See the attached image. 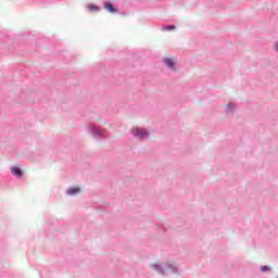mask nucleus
<instances>
[{
    "mask_svg": "<svg viewBox=\"0 0 278 278\" xmlns=\"http://www.w3.org/2000/svg\"><path fill=\"white\" fill-rule=\"evenodd\" d=\"M131 134L135 135L137 138H147L149 137V132L144 130V128H134Z\"/></svg>",
    "mask_w": 278,
    "mask_h": 278,
    "instance_id": "obj_1",
    "label": "nucleus"
},
{
    "mask_svg": "<svg viewBox=\"0 0 278 278\" xmlns=\"http://www.w3.org/2000/svg\"><path fill=\"white\" fill-rule=\"evenodd\" d=\"M104 10H106V12H110L111 14H116V12H118V9H116L112 3H105Z\"/></svg>",
    "mask_w": 278,
    "mask_h": 278,
    "instance_id": "obj_2",
    "label": "nucleus"
},
{
    "mask_svg": "<svg viewBox=\"0 0 278 278\" xmlns=\"http://www.w3.org/2000/svg\"><path fill=\"white\" fill-rule=\"evenodd\" d=\"M12 175L15 177H22L23 176V170H21L18 167H13L11 169Z\"/></svg>",
    "mask_w": 278,
    "mask_h": 278,
    "instance_id": "obj_3",
    "label": "nucleus"
},
{
    "mask_svg": "<svg viewBox=\"0 0 278 278\" xmlns=\"http://www.w3.org/2000/svg\"><path fill=\"white\" fill-rule=\"evenodd\" d=\"M79 192H80V189L78 187H73L67 190V194L70 195L79 194Z\"/></svg>",
    "mask_w": 278,
    "mask_h": 278,
    "instance_id": "obj_4",
    "label": "nucleus"
},
{
    "mask_svg": "<svg viewBox=\"0 0 278 278\" xmlns=\"http://www.w3.org/2000/svg\"><path fill=\"white\" fill-rule=\"evenodd\" d=\"M164 62L172 71H175V62H173V59H165Z\"/></svg>",
    "mask_w": 278,
    "mask_h": 278,
    "instance_id": "obj_5",
    "label": "nucleus"
},
{
    "mask_svg": "<svg viewBox=\"0 0 278 278\" xmlns=\"http://www.w3.org/2000/svg\"><path fill=\"white\" fill-rule=\"evenodd\" d=\"M88 10L90 12H99L100 8L98 5H94V4H89Z\"/></svg>",
    "mask_w": 278,
    "mask_h": 278,
    "instance_id": "obj_6",
    "label": "nucleus"
},
{
    "mask_svg": "<svg viewBox=\"0 0 278 278\" xmlns=\"http://www.w3.org/2000/svg\"><path fill=\"white\" fill-rule=\"evenodd\" d=\"M261 270H262V273H266V270H270V267L263 266V267H261Z\"/></svg>",
    "mask_w": 278,
    "mask_h": 278,
    "instance_id": "obj_7",
    "label": "nucleus"
},
{
    "mask_svg": "<svg viewBox=\"0 0 278 278\" xmlns=\"http://www.w3.org/2000/svg\"><path fill=\"white\" fill-rule=\"evenodd\" d=\"M164 29H166L167 31H170V30L175 29V26H166V27H164Z\"/></svg>",
    "mask_w": 278,
    "mask_h": 278,
    "instance_id": "obj_8",
    "label": "nucleus"
},
{
    "mask_svg": "<svg viewBox=\"0 0 278 278\" xmlns=\"http://www.w3.org/2000/svg\"><path fill=\"white\" fill-rule=\"evenodd\" d=\"M276 51H278V41L276 42Z\"/></svg>",
    "mask_w": 278,
    "mask_h": 278,
    "instance_id": "obj_9",
    "label": "nucleus"
}]
</instances>
